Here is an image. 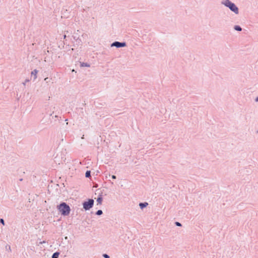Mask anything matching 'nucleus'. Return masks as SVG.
<instances>
[{"label":"nucleus","mask_w":258,"mask_h":258,"mask_svg":"<svg viewBox=\"0 0 258 258\" xmlns=\"http://www.w3.org/2000/svg\"><path fill=\"white\" fill-rule=\"evenodd\" d=\"M59 212L63 216L68 215L70 213V208L65 203H62L57 206Z\"/></svg>","instance_id":"obj_1"},{"label":"nucleus","mask_w":258,"mask_h":258,"mask_svg":"<svg viewBox=\"0 0 258 258\" xmlns=\"http://www.w3.org/2000/svg\"><path fill=\"white\" fill-rule=\"evenodd\" d=\"M94 204V200L92 199H89L88 201L85 202L83 203V208L86 210H89L92 207Z\"/></svg>","instance_id":"obj_2"},{"label":"nucleus","mask_w":258,"mask_h":258,"mask_svg":"<svg viewBox=\"0 0 258 258\" xmlns=\"http://www.w3.org/2000/svg\"><path fill=\"white\" fill-rule=\"evenodd\" d=\"M125 45H126L125 43H124V42L121 43V42H115L113 43L111 45L112 46H116L117 47H124Z\"/></svg>","instance_id":"obj_3"},{"label":"nucleus","mask_w":258,"mask_h":258,"mask_svg":"<svg viewBox=\"0 0 258 258\" xmlns=\"http://www.w3.org/2000/svg\"><path fill=\"white\" fill-rule=\"evenodd\" d=\"M230 9L235 13L236 14H238V9L237 7L235 5V4H231V6L230 7Z\"/></svg>","instance_id":"obj_4"},{"label":"nucleus","mask_w":258,"mask_h":258,"mask_svg":"<svg viewBox=\"0 0 258 258\" xmlns=\"http://www.w3.org/2000/svg\"><path fill=\"white\" fill-rule=\"evenodd\" d=\"M233 3H232L231 2H230L229 0H227L225 1V5L230 8V7L231 6V4H233Z\"/></svg>","instance_id":"obj_5"},{"label":"nucleus","mask_w":258,"mask_h":258,"mask_svg":"<svg viewBox=\"0 0 258 258\" xmlns=\"http://www.w3.org/2000/svg\"><path fill=\"white\" fill-rule=\"evenodd\" d=\"M139 205H140V208L141 209H143L144 207H146L148 205V203H140Z\"/></svg>","instance_id":"obj_6"},{"label":"nucleus","mask_w":258,"mask_h":258,"mask_svg":"<svg viewBox=\"0 0 258 258\" xmlns=\"http://www.w3.org/2000/svg\"><path fill=\"white\" fill-rule=\"evenodd\" d=\"M37 71L36 70H34L31 72V75L34 76V78L36 79L37 77Z\"/></svg>","instance_id":"obj_7"},{"label":"nucleus","mask_w":258,"mask_h":258,"mask_svg":"<svg viewBox=\"0 0 258 258\" xmlns=\"http://www.w3.org/2000/svg\"><path fill=\"white\" fill-rule=\"evenodd\" d=\"M81 67H89L90 65L87 63L82 62V63H81Z\"/></svg>","instance_id":"obj_8"},{"label":"nucleus","mask_w":258,"mask_h":258,"mask_svg":"<svg viewBox=\"0 0 258 258\" xmlns=\"http://www.w3.org/2000/svg\"><path fill=\"white\" fill-rule=\"evenodd\" d=\"M58 255H59V253L55 252L53 254L52 258H58Z\"/></svg>","instance_id":"obj_9"},{"label":"nucleus","mask_w":258,"mask_h":258,"mask_svg":"<svg viewBox=\"0 0 258 258\" xmlns=\"http://www.w3.org/2000/svg\"><path fill=\"white\" fill-rule=\"evenodd\" d=\"M97 202L99 204H101L102 202V198H98L97 200Z\"/></svg>","instance_id":"obj_10"},{"label":"nucleus","mask_w":258,"mask_h":258,"mask_svg":"<svg viewBox=\"0 0 258 258\" xmlns=\"http://www.w3.org/2000/svg\"><path fill=\"white\" fill-rule=\"evenodd\" d=\"M234 28L236 30H237V31L241 30V28L239 26H235Z\"/></svg>","instance_id":"obj_11"},{"label":"nucleus","mask_w":258,"mask_h":258,"mask_svg":"<svg viewBox=\"0 0 258 258\" xmlns=\"http://www.w3.org/2000/svg\"><path fill=\"white\" fill-rule=\"evenodd\" d=\"M86 177H89L90 176V171H87L85 174Z\"/></svg>","instance_id":"obj_12"},{"label":"nucleus","mask_w":258,"mask_h":258,"mask_svg":"<svg viewBox=\"0 0 258 258\" xmlns=\"http://www.w3.org/2000/svg\"><path fill=\"white\" fill-rule=\"evenodd\" d=\"M102 214V211L101 210H98L96 212V214L98 215H100Z\"/></svg>","instance_id":"obj_13"},{"label":"nucleus","mask_w":258,"mask_h":258,"mask_svg":"<svg viewBox=\"0 0 258 258\" xmlns=\"http://www.w3.org/2000/svg\"><path fill=\"white\" fill-rule=\"evenodd\" d=\"M0 222L3 224V225H4L5 224V223H4V221L3 219H0Z\"/></svg>","instance_id":"obj_14"},{"label":"nucleus","mask_w":258,"mask_h":258,"mask_svg":"<svg viewBox=\"0 0 258 258\" xmlns=\"http://www.w3.org/2000/svg\"><path fill=\"white\" fill-rule=\"evenodd\" d=\"M103 256L105 258H109V256L106 254H104Z\"/></svg>","instance_id":"obj_15"},{"label":"nucleus","mask_w":258,"mask_h":258,"mask_svg":"<svg viewBox=\"0 0 258 258\" xmlns=\"http://www.w3.org/2000/svg\"><path fill=\"white\" fill-rule=\"evenodd\" d=\"M175 224H176L177 226H181V224H180V223L178 222H176L175 223Z\"/></svg>","instance_id":"obj_16"},{"label":"nucleus","mask_w":258,"mask_h":258,"mask_svg":"<svg viewBox=\"0 0 258 258\" xmlns=\"http://www.w3.org/2000/svg\"><path fill=\"white\" fill-rule=\"evenodd\" d=\"M112 178L113 179H116V176H115V175H112Z\"/></svg>","instance_id":"obj_17"},{"label":"nucleus","mask_w":258,"mask_h":258,"mask_svg":"<svg viewBox=\"0 0 258 258\" xmlns=\"http://www.w3.org/2000/svg\"><path fill=\"white\" fill-rule=\"evenodd\" d=\"M255 101H258V97L256 98Z\"/></svg>","instance_id":"obj_18"}]
</instances>
